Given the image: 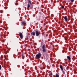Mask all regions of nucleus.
Listing matches in <instances>:
<instances>
[{"mask_svg": "<svg viewBox=\"0 0 77 77\" xmlns=\"http://www.w3.org/2000/svg\"><path fill=\"white\" fill-rule=\"evenodd\" d=\"M28 6H27V7L28 8H30V5H32V3H31V1L30 0H28Z\"/></svg>", "mask_w": 77, "mask_h": 77, "instance_id": "obj_2", "label": "nucleus"}, {"mask_svg": "<svg viewBox=\"0 0 77 77\" xmlns=\"http://www.w3.org/2000/svg\"><path fill=\"white\" fill-rule=\"evenodd\" d=\"M63 74H65V73H64Z\"/></svg>", "mask_w": 77, "mask_h": 77, "instance_id": "obj_20", "label": "nucleus"}, {"mask_svg": "<svg viewBox=\"0 0 77 77\" xmlns=\"http://www.w3.org/2000/svg\"><path fill=\"white\" fill-rule=\"evenodd\" d=\"M56 77H59V75L57 74L56 75Z\"/></svg>", "mask_w": 77, "mask_h": 77, "instance_id": "obj_12", "label": "nucleus"}, {"mask_svg": "<svg viewBox=\"0 0 77 77\" xmlns=\"http://www.w3.org/2000/svg\"><path fill=\"white\" fill-rule=\"evenodd\" d=\"M43 49H45V45H44L42 46Z\"/></svg>", "mask_w": 77, "mask_h": 77, "instance_id": "obj_9", "label": "nucleus"}, {"mask_svg": "<svg viewBox=\"0 0 77 77\" xmlns=\"http://www.w3.org/2000/svg\"><path fill=\"white\" fill-rule=\"evenodd\" d=\"M62 8H63H63H64V6H62Z\"/></svg>", "mask_w": 77, "mask_h": 77, "instance_id": "obj_15", "label": "nucleus"}, {"mask_svg": "<svg viewBox=\"0 0 77 77\" xmlns=\"http://www.w3.org/2000/svg\"><path fill=\"white\" fill-rule=\"evenodd\" d=\"M41 54L39 53L36 55V58L37 59H39L41 57Z\"/></svg>", "mask_w": 77, "mask_h": 77, "instance_id": "obj_1", "label": "nucleus"}, {"mask_svg": "<svg viewBox=\"0 0 77 77\" xmlns=\"http://www.w3.org/2000/svg\"><path fill=\"white\" fill-rule=\"evenodd\" d=\"M26 22H23L22 23V24L23 25V26H26Z\"/></svg>", "mask_w": 77, "mask_h": 77, "instance_id": "obj_6", "label": "nucleus"}, {"mask_svg": "<svg viewBox=\"0 0 77 77\" xmlns=\"http://www.w3.org/2000/svg\"><path fill=\"white\" fill-rule=\"evenodd\" d=\"M74 1V0H71V2H73Z\"/></svg>", "mask_w": 77, "mask_h": 77, "instance_id": "obj_13", "label": "nucleus"}, {"mask_svg": "<svg viewBox=\"0 0 77 77\" xmlns=\"http://www.w3.org/2000/svg\"><path fill=\"white\" fill-rule=\"evenodd\" d=\"M64 19H65L66 21H68V19H67V17H66V16H65L64 17Z\"/></svg>", "mask_w": 77, "mask_h": 77, "instance_id": "obj_5", "label": "nucleus"}, {"mask_svg": "<svg viewBox=\"0 0 77 77\" xmlns=\"http://www.w3.org/2000/svg\"><path fill=\"white\" fill-rule=\"evenodd\" d=\"M16 5H18V4H16Z\"/></svg>", "mask_w": 77, "mask_h": 77, "instance_id": "obj_18", "label": "nucleus"}, {"mask_svg": "<svg viewBox=\"0 0 77 77\" xmlns=\"http://www.w3.org/2000/svg\"><path fill=\"white\" fill-rule=\"evenodd\" d=\"M36 35L37 36H38V35H39V32L38 31H36L35 32Z\"/></svg>", "mask_w": 77, "mask_h": 77, "instance_id": "obj_4", "label": "nucleus"}, {"mask_svg": "<svg viewBox=\"0 0 77 77\" xmlns=\"http://www.w3.org/2000/svg\"><path fill=\"white\" fill-rule=\"evenodd\" d=\"M65 40H66L68 38H65Z\"/></svg>", "mask_w": 77, "mask_h": 77, "instance_id": "obj_16", "label": "nucleus"}, {"mask_svg": "<svg viewBox=\"0 0 77 77\" xmlns=\"http://www.w3.org/2000/svg\"><path fill=\"white\" fill-rule=\"evenodd\" d=\"M60 68L62 69V70H63V67L62 66H60Z\"/></svg>", "mask_w": 77, "mask_h": 77, "instance_id": "obj_11", "label": "nucleus"}, {"mask_svg": "<svg viewBox=\"0 0 77 77\" xmlns=\"http://www.w3.org/2000/svg\"><path fill=\"white\" fill-rule=\"evenodd\" d=\"M31 34L33 35V36H35V33L34 32H31Z\"/></svg>", "mask_w": 77, "mask_h": 77, "instance_id": "obj_7", "label": "nucleus"}, {"mask_svg": "<svg viewBox=\"0 0 77 77\" xmlns=\"http://www.w3.org/2000/svg\"><path fill=\"white\" fill-rule=\"evenodd\" d=\"M51 75H52L53 74H52V73H51Z\"/></svg>", "mask_w": 77, "mask_h": 77, "instance_id": "obj_17", "label": "nucleus"}, {"mask_svg": "<svg viewBox=\"0 0 77 77\" xmlns=\"http://www.w3.org/2000/svg\"><path fill=\"white\" fill-rule=\"evenodd\" d=\"M43 52H45V51H46L45 50V49H43Z\"/></svg>", "mask_w": 77, "mask_h": 77, "instance_id": "obj_10", "label": "nucleus"}, {"mask_svg": "<svg viewBox=\"0 0 77 77\" xmlns=\"http://www.w3.org/2000/svg\"><path fill=\"white\" fill-rule=\"evenodd\" d=\"M67 57L69 59V60H71V58L70 57L68 56H67Z\"/></svg>", "mask_w": 77, "mask_h": 77, "instance_id": "obj_8", "label": "nucleus"}, {"mask_svg": "<svg viewBox=\"0 0 77 77\" xmlns=\"http://www.w3.org/2000/svg\"><path fill=\"white\" fill-rule=\"evenodd\" d=\"M1 69H2V66H1V65H0V70H1Z\"/></svg>", "mask_w": 77, "mask_h": 77, "instance_id": "obj_14", "label": "nucleus"}, {"mask_svg": "<svg viewBox=\"0 0 77 77\" xmlns=\"http://www.w3.org/2000/svg\"><path fill=\"white\" fill-rule=\"evenodd\" d=\"M5 57V55H4Z\"/></svg>", "mask_w": 77, "mask_h": 77, "instance_id": "obj_19", "label": "nucleus"}, {"mask_svg": "<svg viewBox=\"0 0 77 77\" xmlns=\"http://www.w3.org/2000/svg\"><path fill=\"white\" fill-rule=\"evenodd\" d=\"M19 36L21 39H23V34H22V33H20L19 34Z\"/></svg>", "mask_w": 77, "mask_h": 77, "instance_id": "obj_3", "label": "nucleus"}]
</instances>
